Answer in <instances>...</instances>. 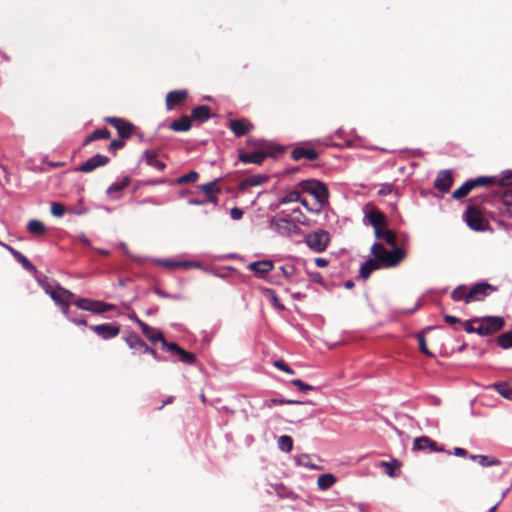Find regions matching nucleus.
I'll return each mask as SVG.
<instances>
[{"label":"nucleus","instance_id":"nucleus-1","mask_svg":"<svg viewBox=\"0 0 512 512\" xmlns=\"http://www.w3.org/2000/svg\"><path fill=\"white\" fill-rule=\"evenodd\" d=\"M332 145L330 138L314 139L306 142L298 143L291 151V158L295 161L306 159L309 161L316 160L319 156L316 146Z\"/></svg>","mask_w":512,"mask_h":512},{"label":"nucleus","instance_id":"nucleus-2","mask_svg":"<svg viewBox=\"0 0 512 512\" xmlns=\"http://www.w3.org/2000/svg\"><path fill=\"white\" fill-rule=\"evenodd\" d=\"M371 253L374 259L379 262L381 268L393 267L404 258V252L401 248L394 247L393 250L389 251L380 243L372 245Z\"/></svg>","mask_w":512,"mask_h":512},{"label":"nucleus","instance_id":"nucleus-3","mask_svg":"<svg viewBox=\"0 0 512 512\" xmlns=\"http://www.w3.org/2000/svg\"><path fill=\"white\" fill-rule=\"evenodd\" d=\"M303 191L309 193L316 200L315 207L310 211L318 213L322 210L323 206L328 203L329 192L327 187L317 180H305L300 183Z\"/></svg>","mask_w":512,"mask_h":512},{"label":"nucleus","instance_id":"nucleus-4","mask_svg":"<svg viewBox=\"0 0 512 512\" xmlns=\"http://www.w3.org/2000/svg\"><path fill=\"white\" fill-rule=\"evenodd\" d=\"M463 219L467 226L474 231H485L489 227L488 221L484 218L483 212L477 203L467 206Z\"/></svg>","mask_w":512,"mask_h":512},{"label":"nucleus","instance_id":"nucleus-5","mask_svg":"<svg viewBox=\"0 0 512 512\" xmlns=\"http://www.w3.org/2000/svg\"><path fill=\"white\" fill-rule=\"evenodd\" d=\"M499 183L501 188L498 190L501 203L504 208L501 209V213L505 216L512 217V172L504 174Z\"/></svg>","mask_w":512,"mask_h":512},{"label":"nucleus","instance_id":"nucleus-6","mask_svg":"<svg viewBox=\"0 0 512 512\" xmlns=\"http://www.w3.org/2000/svg\"><path fill=\"white\" fill-rule=\"evenodd\" d=\"M73 304L81 309L93 314H102L108 311H112L116 308L114 304L93 300L90 298H78L74 299Z\"/></svg>","mask_w":512,"mask_h":512},{"label":"nucleus","instance_id":"nucleus-7","mask_svg":"<svg viewBox=\"0 0 512 512\" xmlns=\"http://www.w3.org/2000/svg\"><path fill=\"white\" fill-rule=\"evenodd\" d=\"M304 242L314 252L326 250L330 242V234L323 229L312 231L305 236Z\"/></svg>","mask_w":512,"mask_h":512},{"label":"nucleus","instance_id":"nucleus-8","mask_svg":"<svg viewBox=\"0 0 512 512\" xmlns=\"http://www.w3.org/2000/svg\"><path fill=\"white\" fill-rule=\"evenodd\" d=\"M474 321H478L477 334L481 336L491 335L501 330L505 324V321L500 316H486L482 318H476Z\"/></svg>","mask_w":512,"mask_h":512},{"label":"nucleus","instance_id":"nucleus-9","mask_svg":"<svg viewBox=\"0 0 512 512\" xmlns=\"http://www.w3.org/2000/svg\"><path fill=\"white\" fill-rule=\"evenodd\" d=\"M50 297L55 302V304L60 307L62 313H66L70 308L69 299H74L75 294L57 285V289L55 291H51Z\"/></svg>","mask_w":512,"mask_h":512},{"label":"nucleus","instance_id":"nucleus-10","mask_svg":"<svg viewBox=\"0 0 512 512\" xmlns=\"http://www.w3.org/2000/svg\"><path fill=\"white\" fill-rule=\"evenodd\" d=\"M495 291H497V288L489 283H477L469 288L468 298L471 302L482 301Z\"/></svg>","mask_w":512,"mask_h":512},{"label":"nucleus","instance_id":"nucleus-11","mask_svg":"<svg viewBox=\"0 0 512 512\" xmlns=\"http://www.w3.org/2000/svg\"><path fill=\"white\" fill-rule=\"evenodd\" d=\"M164 349L179 356V361L184 364L193 365L196 363L195 354L184 350L175 342H164Z\"/></svg>","mask_w":512,"mask_h":512},{"label":"nucleus","instance_id":"nucleus-12","mask_svg":"<svg viewBox=\"0 0 512 512\" xmlns=\"http://www.w3.org/2000/svg\"><path fill=\"white\" fill-rule=\"evenodd\" d=\"M89 328L100 338L104 340L112 339L119 335L120 327L111 323H103L99 325H90Z\"/></svg>","mask_w":512,"mask_h":512},{"label":"nucleus","instance_id":"nucleus-13","mask_svg":"<svg viewBox=\"0 0 512 512\" xmlns=\"http://www.w3.org/2000/svg\"><path fill=\"white\" fill-rule=\"evenodd\" d=\"M110 159L102 154H96L93 157L87 159L83 164L76 168V171L83 173H90L98 167L105 166L108 164Z\"/></svg>","mask_w":512,"mask_h":512},{"label":"nucleus","instance_id":"nucleus-14","mask_svg":"<svg viewBox=\"0 0 512 512\" xmlns=\"http://www.w3.org/2000/svg\"><path fill=\"white\" fill-rule=\"evenodd\" d=\"M107 122L113 125L122 139H128L133 133V125L117 117H108Z\"/></svg>","mask_w":512,"mask_h":512},{"label":"nucleus","instance_id":"nucleus-15","mask_svg":"<svg viewBox=\"0 0 512 512\" xmlns=\"http://www.w3.org/2000/svg\"><path fill=\"white\" fill-rule=\"evenodd\" d=\"M453 184V177L450 170H442L440 171L436 179L434 181V188L441 191L442 193H447Z\"/></svg>","mask_w":512,"mask_h":512},{"label":"nucleus","instance_id":"nucleus-16","mask_svg":"<svg viewBox=\"0 0 512 512\" xmlns=\"http://www.w3.org/2000/svg\"><path fill=\"white\" fill-rule=\"evenodd\" d=\"M288 216H290V214H286L283 211L280 213L278 218L273 221V224L275 225L278 232L282 234H290L298 230L297 225L287 219Z\"/></svg>","mask_w":512,"mask_h":512},{"label":"nucleus","instance_id":"nucleus-17","mask_svg":"<svg viewBox=\"0 0 512 512\" xmlns=\"http://www.w3.org/2000/svg\"><path fill=\"white\" fill-rule=\"evenodd\" d=\"M139 327L141 328L142 333L147 337V339L151 343L154 344L157 342H161L162 346L164 347V342L167 341L165 340L164 335L160 330L149 326L143 321H139Z\"/></svg>","mask_w":512,"mask_h":512},{"label":"nucleus","instance_id":"nucleus-18","mask_svg":"<svg viewBox=\"0 0 512 512\" xmlns=\"http://www.w3.org/2000/svg\"><path fill=\"white\" fill-rule=\"evenodd\" d=\"M370 225L374 228V234L379 233V229L386 227V217L383 212L373 209L365 215Z\"/></svg>","mask_w":512,"mask_h":512},{"label":"nucleus","instance_id":"nucleus-19","mask_svg":"<svg viewBox=\"0 0 512 512\" xmlns=\"http://www.w3.org/2000/svg\"><path fill=\"white\" fill-rule=\"evenodd\" d=\"M413 449L419 451H429V452H442L443 448H438L437 443L430 439L427 436H421L414 440Z\"/></svg>","mask_w":512,"mask_h":512},{"label":"nucleus","instance_id":"nucleus-20","mask_svg":"<svg viewBox=\"0 0 512 512\" xmlns=\"http://www.w3.org/2000/svg\"><path fill=\"white\" fill-rule=\"evenodd\" d=\"M273 268L274 264L271 260L255 261L248 265V269L259 278H264Z\"/></svg>","mask_w":512,"mask_h":512},{"label":"nucleus","instance_id":"nucleus-21","mask_svg":"<svg viewBox=\"0 0 512 512\" xmlns=\"http://www.w3.org/2000/svg\"><path fill=\"white\" fill-rule=\"evenodd\" d=\"M217 182L218 180H214L199 186L200 191L206 196V201L214 205H217V194L220 193V188L217 187Z\"/></svg>","mask_w":512,"mask_h":512},{"label":"nucleus","instance_id":"nucleus-22","mask_svg":"<svg viewBox=\"0 0 512 512\" xmlns=\"http://www.w3.org/2000/svg\"><path fill=\"white\" fill-rule=\"evenodd\" d=\"M125 342L135 353L146 354L150 350V347L136 333L128 335Z\"/></svg>","mask_w":512,"mask_h":512},{"label":"nucleus","instance_id":"nucleus-23","mask_svg":"<svg viewBox=\"0 0 512 512\" xmlns=\"http://www.w3.org/2000/svg\"><path fill=\"white\" fill-rule=\"evenodd\" d=\"M252 127L253 125L249 121L244 119H234L229 122L230 130L237 137L244 136L252 129Z\"/></svg>","mask_w":512,"mask_h":512},{"label":"nucleus","instance_id":"nucleus-24","mask_svg":"<svg viewBox=\"0 0 512 512\" xmlns=\"http://www.w3.org/2000/svg\"><path fill=\"white\" fill-rule=\"evenodd\" d=\"M268 180V176L265 174L250 175L239 183V189L246 191L250 187L259 186Z\"/></svg>","mask_w":512,"mask_h":512},{"label":"nucleus","instance_id":"nucleus-25","mask_svg":"<svg viewBox=\"0 0 512 512\" xmlns=\"http://www.w3.org/2000/svg\"><path fill=\"white\" fill-rule=\"evenodd\" d=\"M158 153L155 150H145L142 155V159L148 166H151L159 171L166 168V164L157 159Z\"/></svg>","mask_w":512,"mask_h":512},{"label":"nucleus","instance_id":"nucleus-26","mask_svg":"<svg viewBox=\"0 0 512 512\" xmlns=\"http://www.w3.org/2000/svg\"><path fill=\"white\" fill-rule=\"evenodd\" d=\"M187 97L185 90L171 91L166 96V107L172 110L175 106L179 105Z\"/></svg>","mask_w":512,"mask_h":512},{"label":"nucleus","instance_id":"nucleus-27","mask_svg":"<svg viewBox=\"0 0 512 512\" xmlns=\"http://www.w3.org/2000/svg\"><path fill=\"white\" fill-rule=\"evenodd\" d=\"M267 153L262 151H253L240 153L239 159L243 163H253V164H261L264 159L267 157Z\"/></svg>","mask_w":512,"mask_h":512},{"label":"nucleus","instance_id":"nucleus-28","mask_svg":"<svg viewBox=\"0 0 512 512\" xmlns=\"http://www.w3.org/2000/svg\"><path fill=\"white\" fill-rule=\"evenodd\" d=\"M153 262L159 266L166 267L169 269H173L176 267L190 268V267L198 266L196 263L191 262V261H173V260H169V259H155V260H153Z\"/></svg>","mask_w":512,"mask_h":512},{"label":"nucleus","instance_id":"nucleus-29","mask_svg":"<svg viewBox=\"0 0 512 512\" xmlns=\"http://www.w3.org/2000/svg\"><path fill=\"white\" fill-rule=\"evenodd\" d=\"M296 465L312 470H321L322 466L313 462V456L309 454H300L294 457Z\"/></svg>","mask_w":512,"mask_h":512},{"label":"nucleus","instance_id":"nucleus-30","mask_svg":"<svg viewBox=\"0 0 512 512\" xmlns=\"http://www.w3.org/2000/svg\"><path fill=\"white\" fill-rule=\"evenodd\" d=\"M377 269H381L379 262H377L374 258L367 260L360 267V277L364 280L368 279L371 273Z\"/></svg>","mask_w":512,"mask_h":512},{"label":"nucleus","instance_id":"nucleus-31","mask_svg":"<svg viewBox=\"0 0 512 512\" xmlns=\"http://www.w3.org/2000/svg\"><path fill=\"white\" fill-rule=\"evenodd\" d=\"M336 481H337V479L333 474H331V473L322 474L317 479L318 489L321 491L328 490L336 483Z\"/></svg>","mask_w":512,"mask_h":512},{"label":"nucleus","instance_id":"nucleus-32","mask_svg":"<svg viewBox=\"0 0 512 512\" xmlns=\"http://www.w3.org/2000/svg\"><path fill=\"white\" fill-rule=\"evenodd\" d=\"M469 288L466 285H459L451 292V298L456 301H464L465 303H471L468 298Z\"/></svg>","mask_w":512,"mask_h":512},{"label":"nucleus","instance_id":"nucleus-33","mask_svg":"<svg viewBox=\"0 0 512 512\" xmlns=\"http://www.w3.org/2000/svg\"><path fill=\"white\" fill-rule=\"evenodd\" d=\"M130 182L131 178L129 176H123L122 178L116 180L108 187L107 194L113 195V193L121 192L122 190L129 186Z\"/></svg>","mask_w":512,"mask_h":512},{"label":"nucleus","instance_id":"nucleus-34","mask_svg":"<svg viewBox=\"0 0 512 512\" xmlns=\"http://www.w3.org/2000/svg\"><path fill=\"white\" fill-rule=\"evenodd\" d=\"M170 128L176 132H185L191 128V119L188 116H182L173 121Z\"/></svg>","mask_w":512,"mask_h":512},{"label":"nucleus","instance_id":"nucleus-35","mask_svg":"<svg viewBox=\"0 0 512 512\" xmlns=\"http://www.w3.org/2000/svg\"><path fill=\"white\" fill-rule=\"evenodd\" d=\"M377 239L383 240L385 243L391 246L396 245V234L394 231L390 229H386L385 227L379 229V233L375 234Z\"/></svg>","mask_w":512,"mask_h":512},{"label":"nucleus","instance_id":"nucleus-36","mask_svg":"<svg viewBox=\"0 0 512 512\" xmlns=\"http://www.w3.org/2000/svg\"><path fill=\"white\" fill-rule=\"evenodd\" d=\"M191 116L195 120L206 121L210 118V108L206 105L196 106L192 109Z\"/></svg>","mask_w":512,"mask_h":512},{"label":"nucleus","instance_id":"nucleus-37","mask_svg":"<svg viewBox=\"0 0 512 512\" xmlns=\"http://www.w3.org/2000/svg\"><path fill=\"white\" fill-rule=\"evenodd\" d=\"M472 189L480 186H489L497 182V177L495 176H479L474 179L468 180Z\"/></svg>","mask_w":512,"mask_h":512},{"label":"nucleus","instance_id":"nucleus-38","mask_svg":"<svg viewBox=\"0 0 512 512\" xmlns=\"http://www.w3.org/2000/svg\"><path fill=\"white\" fill-rule=\"evenodd\" d=\"M27 230L30 234L35 236H41L46 233L45 225L39 220H30L27 224Z\"/></svg>","mask_w":512,"mask_h":512},{"label":"nucleus","instance_id":"nucleus-39","mask_svg":"<svg viewBox=\"0 0 512 512\" xmlns=\"http://www.w3.org/2000/svg\"><path fill=\"white\" fill-rule=\"evenodd\" d=\"M471 460L478 462L483 467L499 465L500 461L495 457H488L486 455H470Z\"/></svg>","mask_w":512,"mask_h":512},{"label":"nucleus","instance_id":"nucleus-40","mask_svg":"<svg viewBox=\"0 0 512 512\" xmlns=\"http://www.w3.org/2000/svg\"><path fill=\"white\" fill-rule=\"evenodd\" d=\"M110 137V132L107 128L97 129L92 132L84 141V145H87L93 141L99 139H108Z\"/></svg>","mask_w":512,"mask_h":512},{"label":"nucleus","instance_id":"nucleus-41","mask_svg":"<svg viewBox=\"0 0 512 512\" xmlns=\"http://www.w3.org/2000/svg\"><path fill=\"white\" fill-rule=\"evenodd\" d=\"M278 448L283 452H290L293 448V439L289 435H282L277 441Z\"/></svg>","mask_w":512,"mask_h":512},{"label":"nucleus","instance_id":"nucleus-42","mask_svg":"<svg viewBox=\"0 0 512 512\" xmlns=\"http://www.w3.org/2000/svg\"><path fill=\"white\" fill-rule=\"evenodd\" d=\"M472 190L473 189H472L469 181L467 180L458 189H456L453 192L452 197L454 199L460 200V199L464 198L465 196H467Z\"/></svg>","mask_w":512,"mask_h":512},{"label":"nucleus","instance_id":"nucleus-43","mask_svg":"<svg viewBox=\"0 0 512 512\" xmlns=\"http://www.w3.org/2000/svg\"><path fill=\"white\" fill-rule=\"evenodd\" d=\"M497 392L503 396L504 398H507L509 400H512V386L507 383H497L494 385Z\"/></svg>","mask_w":512,"mask_h":512},{"label":"nucleus","instance_id":"nucleus-44","mask_svg":"<svg viewBox=\"0 0 512 512\" xmlns=\"http://www.w3.org/2000/svg\"><path fill=\"white\" fill-rule=\"evenodd\" d=\"M497 342L499 346L503 349L512 348V331L501 334L498 337Z\"/></svg>","mask_w":512,"mask_h":512},{"label":"nucleus","instance_id":"nucleus-45","mask_svg":"<svg viewBox=\"0 0 512 512\" xmlns=\"http://www.w3.org/2000/svg\"><path fill=\"white\" fill-rule=\"evenodd\" d=\"M198 178H199V174L196 171H191L187 174H184V175H181L180 177H178L176 179V183L179 185L186 184V183H194L198 180Z\"/></svg>","mask_w":512,"mask_h":512},{"label":"nucleus","instance_id":"nucleus-46","mask_svg":"<svg viewBox=\"0 0 512 512\" xmlns=\"http://www.w3.org/2000/svg\"><path fill=\"white\" fill-rule=\"evenodd\" d=\"M63 314L67 318V320L74 323L75 325L87 326V321L85 320V318L75 315L74 313H72L70 311V308L67 310L66 313H63Z\"/></svg>","mask_w":512,"mask_h":512},{"label":"nucleus","instance_id":"nucleus-47","mask_svg":"<svg viewBox=\"0 0 512 512\" xmlns=\"http://www.w3.org/2000/svg\"><path fill=\"white\" fill-rule=\"evenodd\" d=\"M300 200V193L298 191H290L279 199L280 204H287L298 202Z\"/></svg>","mask_w":512,"mask_h":512},{"label":"nucleus","instance_id":"nucleus-48","mask_svg":"<svg viewBox=\"0 0 512 512\" xmlns=\"http://www.w3.org/2000/svg\"><path fill=\"white\" fill-rule=\"evenodd\" d=\"M417 339L419 342L420 351L429 357H433L434 356L433 353L428 349V347L426 345V340H425L423 333L417 334Z\"/></svg>","mask_w":512,"mask_h":512},{"label":"nucleus","instance_id":"nucleus-49","mask_svg":"<svg viewBox=\"0 0 512 512\" xmlns=\"http://www.w3.org/2000/svg\"><path fill=\"white\" fill-rule=\"evenodd\" d=\"M66 212V208L63 204L53 202L51 204V214L55 217H62Z\"/></svg>","mask_w":512,"mask_h":512},{"label":"nucleus","instance_id":"nucleus-50","mask_svg":"<svg viewBox=\"0 0 512 512\" xmlns=\"http://www.w3.org/2000/svg\"><path fill=\"white\" fill-rule=\"evenodd\" d=\"M40 286L43 288L46 294L50 296L51 291H55L57 287L55 288L51 283H49L47 277L38 278L37 279Z\"/></svg>","mask_w":512,"mask_h":512},{"label":"nucleus","instance_id":"nucleus-51","mask_svg":"<svg viewBox=\"0 0 512 512\" xmlns=\"http://www.w3.org/2000/svg\"><path fill=\"white\" fill-rule=\"evenodd\" d=\"M279 269L286 279H291L295 274V267L291 264L282 265Z\"/></svg>","mask_w":512,"mask_h":512},{"label":"nucleus","instance_id":"nucleus-52","mask_svg":"<svg viewBox=\"0 0 512 512\" xmlns=\"http://www.w3.org/2000/svg\"><path fill=\"white\" fill-rule=\"evenodd\" d=\"M16 261L19 262L27 271L36 272V267L23 254H21V256Z\"/></svg>","mask_w":512,"mask_h":512},{"label":"nucleus","instance_id":"nucleus-53","mask_svg":"<svg viewBox=\"0 0 512 512\" xmlns=\"http://www.w3.org/2000/svg\"><path fill=\"white\" fill-rule=\"evenodd\" d=\"M291 384L296 386L300 391L302 392H308V391H311L314 389L313 386L309 385V384H306L304 383L302 380L300 379H294L291 381Z\"/></svg>","mask_w":512,"mask_h":512},{"label":"nucleus","instance_id":"nucleus-54","mask_svg":"<svg viewBox=\"0 0 512 512\" xmlns=\"http://www.w3.org/2000/svg\"><path fill=\"white\" fill-rule=\"evenodd\" d=\"M277 369L284 371L287 374H294V370L290 368V366L285 363L283 360H276L273 364Z\"/></svg>","mask_w":512,"mask_h":512},{"label":"nucleus","instance_id":"nucleus-55","mask_svg":"<svg viewBox=\"0 0 512 512\" xmlns=\"http://www.w3.org/2000/svg\"><path fill=\"white\" fill-rule=\"evenodd\" d=\"M153 292L158 295L159 297H162V298H169V299H175V300H179L181 299V296L180 295H173V294H170V293H167L163 290H161L160 288H157L155 287L153 289Z\"/></svg>","mask_w":512,"mask_h":512},{"label":"nucleus","instance_id":"nucleus-56","mask_svg":"<svg viewBox=\"0 0 512 512\" xmlns=\"http://www.w3.org/2000/svg\"><path fill=\"white\" fill-rule=\"evenodd\" d=\"M380 466L385 468L387 475L391 477L395 476V464L393 462L382 461Z\"/></svg>","mask_w":512,"mask_h":512},{"label":"nucleus","instance_id":"nucleus-57","mask_svg":"<svg viewBox=\"0 0 512 512\" xmlns=\"http://www.w3.org/2000/svg\"><path fill=\"white\" fill-rule=\"evenodd\" d=\"M276 405H285L284 398H271L264 401V406L267 408H271Z\"/></svg>","mask_w":512,"mask_h":512},{"label":"nucleus","instance_id":"nucleus-58","mask_svg":"<svg viewBox=\"0 0 512 512\" xmlns=\"http://www.w3.org/2000/svg\"><path fill=\"white\" fill-rule=\"evenodd\" d=\"M269 294H271V301L272 304L280 311L284 310V305L279 301L278 297L276 296L275 292L273 290H268Z\"/></svg>","mask_w":512,"mask_h":512},{"label":"nucleus","instance_id":"nucleus-59","mask_svg":"<svg viewBox=\"0 0 512 512\" xmlns=\"http://www.w3.org/2000/svg\"><path fill=\"white\" fill-rule=\"evenodd\" d=\"M473 323H478V321H474V319H472L463 323V328L467 333H477V327H474Z\"/></svg>","mask_w":512,"mask_h":512},{"label":"nucleus","instance_id":"nucleus-60","mask_svg":"<svg viewBox=\"0 0 512 512\" xmlns=\"http://www.w3.org/2000/svg\"><path fill=\"white\" fill-rule=\"evenodd\" d=\"M243 214V211L237 207L230 210V216L233 220H240L243 217Z\"/></svg>","mask_w":512,"mask_h":512},{"label":"nucleus","instance_id":"nucleus-61","mask_svg":"<svg viewBox=\"0 0 512 512\" xmlns=\"http://www.w3.org/2000/svg\"><path fill=\"white\" fill-rule=\"evenodd\" d=\"M125 145L124 141L122 139H114L111 141L109 145V149L111 150H118L123 148Z\"/></svg>","mask_w":512,"mask_h":512},{"label":"nucleus","instance_id":"nucleus-62","mask_svg":"<svg viewBox=\"0 0 512 512\" xmlns=\"http://www.w3.org/2000/svg\"><path fill=\"white\" fill-rule=\"evenodd\" d=\"M291 215H293L294 220L298 221L301 224H306L305 220L301 219V216L303 215L299 208L292 209Z\"/></svg>","mask_w":512,"mask_h":512},{"label":"nucleus","instance_id":"nucleus-63","mask_svg":"<svg viewBox=\"0 0 512 512\" xmlns=\"http://www.w3.org/2000/svg\"><path fill=\"white\" fill-rule=\"evenodd\" d=\"M353 507H356L359 512H369V505L367 503H351Z\"/></svg>","mask_w":512,"mask_h":512},{"label":"nucleus","instance_id":"nucleus-64","mask_svg":"<svg viewBox=\"0 0 512 512\" xmlns=\"http://www.w3.org/2000/svg\"><path fill=\"white\" fill-rule=\"evenodd\" d=\"M444 320L446 323H448L450 325L460 323V319L457 318L456 316H452V315H445Z\"/></svg>","mask_w":512,"mask_h":512}]
</instances>
